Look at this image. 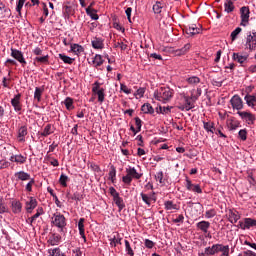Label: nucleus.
<instances>
[{"mask_svg":"<svg viewBox=\"0 0 256 256\" xmlns=\"http://www.w3.org/2000/svg\"><path fill=\"white\" fill-rule=\"evenodd\" d=\"M241 31H243V29H241V27H237L234 31L231 32V40L235 41L237 39V37H239V33H241Z\"/></svg>","mask_w":256,"mask_h":256,"instance_id":"52","label":"nucleus"},{"mask_svg":"<svg viewBox=\"0 0 256 256\" xmlns=\"http://www.w3.org/2000/svg\"><path fill=\"white\" fill-rule=\"evenodd\" d=\"M11 207H12V212L15 214H18V213H21L23 209V204H21V202H19L18 200H14L12 201Z\"/></svg>","mask_w":256,"mask_h":256,"instance_id":"26","label":"nucleus"},{"mask_svg":"<svg viewBox=\"0 0 256 256\" xmlns=\"http://www.w3.org/2000/svg\"><path fill=\"white\" fill-rule=\"evenodd\" d=\"M203 93V91L201 90V88H197L196 89V94H191V98L193 99V101H197V99H199V96Z\"/></svg>","mask_w":256,"mask_h":256,"instance_id":"60","label":"nucleus"},{"mask_svg":"<svg viewBox=\"0 0 256 256\" xmlns=\"http://www.w3.org/2000/svg\"><path fill=\"white\" fill-rule=\"evenodd\" d=\"M47 191H48V193H50L51 197H53L57 207H61V201H59V198L57 197V194H54L53 190L49 187H48Z\"/></svg>","mask_w":256,"mask_h":256,"instance_id":"50","label":"nucleus"},{"mask_svg":"<svg viewBox=\"0 0 256 256\" xmlns=\"http://www.w3.org/2000/svg\"><path fill=\"white\" fill-rule=\"evenodd\" d=\"M64 105H65L67 111H72V109H75V106H73V99L71 97H67L64 100Z\"/></svg>","mask_w":256,"mask_h":256,"instance_id":"43","label":"nucleus"},{"mask_svg":"<svg viewBox=\"0 0 256 256\" xmlns=\"http://www.w3.org/2000/svg\"><path fill=\"white\" fill-rule=\"evenodd\" d=\"M143 95H145V88H139V89L134 93V97H136V99H141V97H143Z\"/></svg>","mask_w":256,"mask_h":256,"instance_id":"59","label":"nucleus"},{"mask_svg":"<svg viewBox=\"0 0 256 256\" xmlns=\"http://www.w3.org/2000/svg\"><path fill=\"white\" fill-rule=\"evenodd\" d=\"M51 223L54 227L59 229L60 233H65V227H67V218L61 212H56L51 218Z\"/></svg>","mask_w":256,"mask_h":256,"instance_id":"3","label":"nucleus"},{"mask_svg":"<svg viewBox=\"0 0 256 256\" xmlns=\"http://www.w3.org/2000/svg\"><path fill=\"white\" fill-rule=\"evenodd\" d=\"M141 111H143L144 113H150V115H153V113H155L153 106H151V104H149V103L144 104L141 107Z\"/></svg>","mask_w":256,"mask_h":256,"instance_id":"41","label":"nucleus"},{"mask_svg":"<svg viewBox=\"0 0 256 256\" xmlns=\"http://www.w3.org/2000/svg\"><path fill=\"white\" fill-rule=\"evenodd\" d=\"M86 14L93 20L97 21L99 19V15H97V10H91V8H86Z\"/></svg>","mask_w":256,"mask_h":256,"instance_id":"38","label":"nucleus"},{"mask_svg":"<svg viewBox=\"0 0 256 256\" xmlns=\"http://www.w3.org/2000/svg\"><path fill=\"white\" fill-rule=\"evenodd\" d=\"M55 133V128L51 124H47L43 131L40 133L41 137H49V135H53Z\"/></svg>","mask_w":256,"mask_h":256,"instance_id":"21","label":"nucleus"},{"mask_svg":"<svg viewBox=\"0 0 256 256\" xmlns=\"http://www.w3.org/2000/svg\"><path fill=\"white\" fill-rule=\"evenodd\" d=\"M203 127H204L206 133H211L212 135L215 134V122H212V121L205 122V121H203Z\"/></svg>","mask_w":256,"mask_h":256,"instance_id":"25","label":"nucleus"},{"mask_svg":"<svg viewBox=\"0 0 256 256\" xmlns=\"http://www.w3.org/2000/svg\"><path fill=\"white\" fill-rule=\"evenodd\" d=\"M186 82L188 85L195 87V85H199V83H201V78L197 76H190L186 79Z\"/></svg>","mask_w":256,"mask_h":256,"instance_id":"32","label":"nucleus"},{"mask_svg":"<svg viewBox=\"0 0 256 256\" xmlns=\"http://www.w3.org/2000/svg\"><path fill=\"white\" fill-rule=\"evenodd\" d=\"M85 218H80L78 222V229L80 236L84 240V243H87V237H85Z\"/></svg>","mask_w":256,"mask_h":256,"instance_id":"19","label":"nucleus"},{"mask_svg":"<svg viewBox=\"0 0 256 256\" xmlns=\"http://www.w3.org/2000/svg\"><path fill=\"white\" fill-rule=\"evenodd\" d=\"M41 95H43V89L36 87L34 92V99H37L38 103L41 102Z\"/></svg>","mask_w":256,"mask_h":256,"instance_id":"51","label":"nucleus"},{"mask_svg":"<svg viewBox=\"0 0 256 256\" xmlns=\"http://www.w3.org/2000/svg\"><path fill=\"white\" fill-rule=\"evenodd\" d=\"M27 0H19L16 6V11L18 13V15H21V10L23 9V6L25 5V2Z\"/></svg>","mask_w":256,"mask_h":256,"instance_id":"58","label":"nucleus"},{"mask_svg":"<svg viewBox=\"0 0 256 256\" xmlns=\"http://www.w3.org/2000/svg\"><path fill=\"white\" fill-rule=\"evenodd\" d=\"M244 101L246 102V105H248L251 109H255V105H256L255 95L247 94L244 97Z\"/></svg>","mask_w":256,"mask_h":256,"instance_id":"20","label":"nucleus"},{"mask_svg":"<svg viewBox=\"0 0 256 256\" xmlns=\"http://www.w3.org/2000/svg\"><path fill=\"white\" fill-rule=\"evenodd\" d=\"M184 31L186 35L194 37V35H199V33H201V27L197 26V24H190L188 26H185Z\"/></svg>","mask_w":256,"mask_h":256,"instance_id":"14","label":"nucleus"},{"mask_svg":"<svg viewBox=\"0 0 256 256\" xmlns=\"http://www.w3.org/2000/svg\"><path fill=\"white\" fill-rule=\"evenodd\" d=\"M249 17H251V11L248 6H243L240 8V25L241 27H247L249 25Z\"/></svg>","mask_w":256,"mask_h":256,"instance_id":"8","label":"nucleus"},{"mask_svg":"<svg viewBox=\"0 0 256 256\" xmlns=\"http://www.w3.org/2000/svg\"><path fill=\"white\" fill-rule=\"evenodd\" d=\"M92 47L93 49H103L105 47V44L103 43V39L101 38H94L92 40Z\"/></svg>","mask_w":256,"mask_h":256,"instance_id":"28","label":"nucleus"},{"mask_svg":"<svg viewBox=\"0 0 256 256\" xmlns=\"http://www.w3.org/2000/svg\"><path fill=\"white\" fill-rule=\"evenodd\" d=\"M140 195H141L142 201H144L146 205H151L152 201L153 202L157 201V198H150V196L145 193H141Z\"/></svg>","mask_w":256,"mask_h":256,"instance_id":"44","label":"nucleus"},{"mask_svg":"<svg viewBox=\"0 0 256 256\" xmlns=\"http://www.w3.org/2000/svg\"><path fill=\"white\" fill-rule=\"evenodd\" d=\"M61 241V235H57V234H53L49 240H48V243H50V245H59Z\"/></svg>","mask_w":256,"mask_h":256,"instance_id":"34","label":"nucleus"},{"mask_svg":"<svg viewBox=\"0 0 256 256\" xmlns=\"http://www.w3.org/2000/svg\"><path fill=\"white\" fill-rule=\"evenodd\" d=\"M240 125H241V122H239V120H235V118L230 119V123H229L230 131H235L236 129H239Z\"/></svg>","mask_w":256,"mask_h":256,"instance_id":"37","label":"nucleus"},{"mask_svg":"<svg viewBox=\"0 0 256 256\" xmlns=\"http://www.w3.org/2000/svg\"><path fill=\"white\" fill-rule=\"evenodd\" d=\"M11 57H13V59H16V61H18V63H21L22 67H25V65H27V61L25 60V57L23 56V52H21L18 49L15 48H11Z\"/></svg>","mask_w":256,"mask_h":256,"instance_id":"12","label":"nucleus"},{"mask_svg":"<svg viewBox=\"0 0 256 256\" xmlns=\"http://www.w3.org/2000/svg\"><path fill=\"white\" fill-rule=\"evenodd\" d=\"M164 207L166 211H174L175 209H177V204L173 203V201L171 200H168L164 203Z\"/></svg>","mask_w":256,"mask_h":256,"instance_id":"42","label":"nucleus"},{"mask_svg":"<svg viewBox=\"0 0 256 256\" xmlns=\"http://www.w3.org/2000/svg\"><path fill=\"white\" fill-rule=\"evenodd\" d=\"M247 181L250 183V185H256V180L255 176H253V173L248 174Z\"/></svg>","mask_w":256,"mask_h":256,"instance_id":"64","label":"nucleus"},{"mask_svg":"<svg viewBox=\"0 0 256 256\" xmlns=\"http://www.w3.org/2000/svg\"><path fill=\"white\" fill-rule=\"evenodd\" d=\"M230 105L233 111H237V113L243 111V108L245 107V103L243 102V99L238 94H235L230 99Z\"/></svg>","mask_w":256,"mask_h":256,"instance_id":"7","label":"nucleus"},{"mask_svg":"<svg viewBox=\"0 0 256 256\" xmlns=\"http://www.w3.org/2000/svg\"><path fill=\"white\" fill-rule=\"evenodd\" d=\"M224 11L226 13H233L235 11V5L233 4V0H226L225 1Z\"/></svg>","mask_w":256,"mask_h":256,"instance_id":"29","label":"nucleus"},{"mask_svg":"<svg viewBox=\"0 0 256 256\" xmlns=\"http://www.w3.org/2000/svg\"><path fill=\"white\" fill-rule=\"evenodd\" d=\"M152 11L157 19L161 15V1H156L153 4Z\"/></svg>","mask_w":256,"mask_h":256,"instance_id":"30","label":"nucleus"},{"mask_svg":"<svg viewBox=\"0 0 256 256\" xmlns=\"http://www.w3.org/2000/svg\"><path fill=\"white\" fill-rule=\"evenodd\" d=\"M185 186L188 191H192L193 193H203L201 186L199 184H192V182H191V180H189V178H186Z\"/></svg>","mask_w":256,"mask_h":256,"instance_id":"18","label":"nucleus"},{"mask_svg":"<svg viewBox=\"0 0 256 256\" xmlns=\"http://www.w3.org/2000/svg\"><path fill=\"white\" fill-rule=\"evenodd\" d=\"M69 199H72V201H83V195H81L79 192H75L73 195L68 194Z\"/></svg>","mask_w":256,"mask_h":256,"instance_id":"49","label":"nucleus"},{"mask_svg":"<svg viewBox=\"0 0 256 256\" xmlns=\"http://www.w3.org/2000/svg\"><path fill=\"white\" fill-rule=\"evenodd\" d=\"M109 179L112 183H115L116 179H117V169L115 168V166H111L110 167V171H109Z\"/></svg>","mask_w":256,"mask_h":256,"instance_id":"39","label":"nucleus"},{"mask_svg":"<svg viewBox=\"0 0 256 256\" xmlns=\"http://www.w3.org/2000/svg\"><path fill=\"white\" fill-rule=\"evenodd\" d=\"M15 177H17V179L19 181H29L31 180V174L25 172V171H19V172H16L15 174Z\"/></svg>","mask_w":256,"mask_h":256,"instance_id":"23","label":"nucleus"},{"mask_svg":"<svg viewBox=\"0 0 256 256\" xmlns=\"http://www.w3.org/2000/svg\"><path fill=\"white\" fill-rule=\"evenodd\" d=\"M110 245L111 247H117V245H121V238L116 239L114 237L113 239H110Z\"/></svg>","mask_w":256,"mask_h":256,"instance_id":"62","label":"nucleus"},{"mask_svg":"<svg viewBox=\"0 0 256 256\" xmlns=\"http://www.w3.org/2000/svg\"><path fill=\"white\" fill-rule=\"evenodd\" d=\"M232 59L242 65V63H245V61H247V56H243L239 53H233Z\"/></svg>","mask_w":256,"mask_h":256,"instance_id":"33","label":"nucleus"},{"mask_svg":"<svg viewBox=\"0 0 256 256\" xmlns=\"http://www.w3.org/2000/svg\"><path fill=\"white\" fill-rule=\"evenodd\" d=\"M177 107L180 111H191L195 109V100L191 96L181 95Z\"/></svg>","mask_w":256,"mask_h":256,"instance_id":"2","label":"nucleus"},{"mask_svg":"<svg viewBox=\"0 0 256 256\" xmlns=\"http://www.w3.org/2000/svg\"><path fill=\"white\" fill-rule=\"evenodd\" d=\"M94 93L97 94L99 103H103V101H105V89L104 88H100V90H98L97 92H94Z\"/></svg>","mask_w":256,"mask_h":256,"instance_id":"46","label":"nucleus"},{"mask_svg":"<svg viewBox=\"0 0 256 256\" xmlns=\"http://www.w3.org/2000/svg\"><path fill=\"white\" fill-rule=\"evenodd\" d=\"M30 200L26 202V211L27 213H33V209L37 207V199L30 197Z\"/></svg>","mask_w":256,"mask_h":256,"instance_id":"22","label":"nucleus"},{"mask_svg":"<svg viewBox=\"0 0 256 256\" xmlns=\"http://www.w3.org/2000/svg\"><path fill=\"white\" fill-rule=\"evenodd\" d=\"M50 255L49 256H61V249L54 248L52 250H49Z\"/></svg>","mask_w":256,"mask_h":256,"instance_id":"61","label":"nucleus"},{"mask_svg":"<svg viewBox=\"0 0 256 256\" xmlns=\"http://www.w3.org/2000/svg\"><path fill=\"white\" fill-rule=\"evenodd\" d=\"M190 49L191 43H187L182 48L176 50V55H185Z\"/></svg>","mask_w":256,"mask_h":256,"instance_id":"36","label":"nucleus"},{"mask_svg":"<svg viewBox=\"0 0 256 256\" xmlns=\"http://www.w3.org/2000/svg\"><path fill=\"white\" fill-rule=\"evenodd\" d=\"M144 245L145 247H147V249H153V247L155 246V243L149 239H145Z\"/></svg>","mask_w":256,"mask_h":256,"instance_id":"63","label":"nucleus"},{"mask_svg":"<svg viewBox=\"0 0 256 256\" xmlns=\"http://www.w3.org/2000/svg\"><path fill=\"white\" fill-rule=\"evenodd\" d=\"M231 248L229 245L213 244L212 246L206 247L204 252L199 253L198 256H211L221 253L220 256H230L229 253Z\"/></svg>","mask_w":256,"mask_h":256,"instance_id":"1","label":"nucleus"},{"mask_svg":"<svg viewBox=\"0 0 256 256\" xmlns=\"http://www.w3.org/2000/svg\"><path fill=\"white\" fill-rule=\"evenodd\" d=\"M33 185H35V178H30L29 182L26 184L25 190L31 193L33 191Z\"/></svg>","mask_w":256,"mask_h":256,"instance_id":"53","label":"nucleus"},{"mask_svg":"<svg viewBox=\"0 0 256 256\" xmlns=\"http://www.w3.org/2000/svg\"><path fill=\"white\" fill-rule=\"evenodd\" d=\"M110 195L113 197V202L118 207L119 213L125 209V201H123V198L119 195V192L114 187L109 188Z\"/></svg>","mask_w":256,"mask_h":256,"instance_id":"6","label":"nucleus"},{"mask_svg":"<svg viewBox=\"0 0 256 256\" xmlns=\"http://www.w3.org/2000/svg\"><path fill=\"white\" fill-rule=\"evenodd\" d=\"M134 121H135L137 132L139 133L141 131V127H143V124H142L143 121L139 117H135Z\"/></svg>","mask_w":256,"mask_h":256,"instance_id":"57","label":"nucleus"},{"mask_svg":"<svg viewBox=\"0 0 256 256\" xmlns=\"http://www.w3.org/2000/svg\"><path fill=\"white\" fill-rule=\"evenodd\" d=\"M70 49L75 55H81L85 49L79 44H71Z\"/></svg>","mask_w":256,"mask_h":256,"instance_id":"31","label":"nucleus"},{"mask_svg":"<svg viewBox=\"0 0 256 256\" xmlns=\"http://www.w3.org/2000/svg\"><path fill=\"white\" fill-rule=\"evenodd\" d=\"M9 161H11V163H17L18 165H25V163H27V156H23V154H12Z\"/></svg>","mask_w":256,"mask_h":256,"instance_id":"17","label":"nucleus"},{"mask_svg":"<svg viewBox=\"0 0 256 256\" xmlns=\"http://www.w3.org/2000/svg\"><path fill=\"white\" fill-rule=\"evenodd\" d=\"M162 92V103H169V101H171V99H173V89L169 88V87H164L161 89Z\"/></svg>","mask_w":256,"mask_h":256,"instance_id":"13","label":"nucleus"},{"mask_svg":"<svg viewBox=\"0 0 256 256\" xmlns=\"http://www.w3.org/2000/svg\"><path fill=\"white\" fill-rule=\"evenodd\" d=\"M11 105L14 107V111H16V113L23 110V105L21 104V93H18L11 99Z\"/></svg>","mask_w":256,"mask_h":256,"instance_id":"15","label":"nucleus"},{"mask_svg":"<svg viewBox=\"0 0 256 256\" xmlns=\"http://www.w3.org/2000/svg\"><path fill=\"white\" fill-rule=\"evenodd\" d=\"M214 133L216 135H219L222 139H227V135L223 133V126H219L218 128H215Z\"/></svg>","mask_w":256,"mask_h":256,"instance_id":"55","label":"nucleus"},{"mask_svg":"<svg viewBox=\"0 0 256 256\" xmlns=\"http://www.w3.org/2000/svg\"><path fill=\"white\" fill-rule=\"evenodd\" d=\"M141 177H143V174H139L135 167H129L126 168V175L122 177V181L125 185H131L133 179H141Z\"/></svg>","mask_w":256,"mask_h":256,"instance_id":"4","label":"nucleus"},{"mask_svg":"<svg viewBox=\"0 0 256 256\" xmlns=\"http://www.w3.org/2000/svg\"><path fill=\"white\" fill-rule=\"evenodd\" d=\"M93 63L95 67H101V65H103L104 63L103 57L99 54H96L94 57Z\"/></svg>","mask_w":256,"mask_h":256,"instance_id":"45","label":"nucleus"},{"mask_svg":"<svg viewBox=\"0 0 256 256\" xmlns=\"http://www.w3.org/2000/svg\"><path fill=\"white\" fill-rule=\"evenodd\" d=\"M210 227H211V223L209 221L202 220L196 223L197 230L201 231L202 233H204V235H207V237L211 238V233H209Z\"/></svg>","mask_w":256,"mask_h":256,"instance_id":"11","label":"nucleus"},{"mask_svg":"<svg viewBox=\"0 0 256 256\" xmlns=\"http://www.w3.org/2000/svg\"><path fill=\"white\" fill-rule=\"evenodd\" d=\"M215 215H217V211H215V209H210L205 212L206 219H213V217H215Z\"/></svg>","mask_w":256,"mask_h":256,"instance_id":"56","label":"nucleus"},{"mask_svg":"<svg viewBox=\"0 0 256 256\" xmlns=\"http://www.w3.org/2000/svg\"><path fill=\"white\" fill-rule=\"evenodd\" d=\"M236 115H238L241 121H243V123H246V125H255L256 116L251 111L243 110L241 112H236Z\"/></svg>","mask_w":256,"mask_h":256,"instance_id":"5","label":"nucleus"},{"mask_svg":"<svg viewBox=\"0 0 256 256\" xmlns=\"http://www.w3.org/2000/svg\"><path fill=\"white\" fill-rule=\"evenodd\" d=\"M27 133H28V130H27L26 125L21 126L18 129V139H19L20 143H23L25 141V137H27Z\"/></svg>","mask_w":256,"mask_h":256,"instance_id":"24","label":"nucleus"},{"mask_svg":"<svg viewBox=\"0 0 256 256\" xmlns=\"http://www.w3.org/2000/svg\"><path fill=\"white\" fill-rule=\"evenodd\" d=\"M58 57L61 59V61H63V63H66L67 65H73V61H75L74 58H71L65 54H59Z\"/></svg>","mask_w":256,"mask_h":256,"instance_id":"35","label":"nucleus"},{"mask_svg":"<svg viewBox=\"0 0 256 256\" xmlns=\"http://www.w3.org/2000/svg\"><path fill=\"white\" fill-rule=\"evenodd\" d=\"M238 137L241 141H247V129H241L238 132Z\"/></svg>","mask_w":256,"mask_h":256,"instance_id":"54","label":"nucleus"},{"mask_svg":"<svg viewBox=\"0 0 256 256\" xmlns=\"http://www.w3.org/2000/svg\"><path fill=\"white\" fill-rule=\"evenodd\" d=\"M124 243L127 255L135 256V252L133 251V248H131V243H129L128 240H125Z\"/></svg>","mask_w":256,"mask_h":256,"instance_id":"48","label":"nucleus"},{"mask_svg":"<svg viewBox=\"0 0 256 256\" xmlns=\"http://www.w3.org/2000/svg\"><path fill=\"white\" fill-rule=\"evenodd\" d=\"M34 65H37V63H41L43 65H48L49 64V55L45 56H36L34 59Z\"/></svg>","mask_w":256,"mask_h":256,"instance_id":"27","label":"nucleus"},{"mask_svg":"<svg viewBox=\"0 0 256 256\" xmlns=\"http://www.w3.org/2000/svg\"><path fill=\"white\" fill-rule=\"evenodd\" d=\"M63 13H64L65 17H69L70 15L75 14V9H73L72 6L65 5V6H63Z\"/></svg>","mask_w":256,"mask_h":256,"instance_id":"40","label":"nucleus"},{"mask_svg":"<svg viewBox=\"0 0 256 256\" xmlns=\"http://www.w3.org/2000/svg\"><path fill=\"white\" fill-rule=\"evenodd\" d=\"M246 49H249L250 51H255V49H256V30H252L247 33Z\"/></svg>","mask_w":256,"mask_h":256,"instance_id":"9","label":"nucleus"},{"mask_svg":"<svg viewBox=\"0 0 256 256\" xmlns=\"http://www.w3.org/2000/svg\"><path fill=\"white\" fill-rule=\"evenodd\" d=\"M229 223L235 224L241 219V214L235 209H229L227 213Z\"/></svg>","mask_w":256,"mask_h":256,"instance_id":"16","label":"nucleus"},{"mask_svg":"<svg viewBox=\"0 0 256 256\" xmlns=\"http://www.w3.org/2000/svg\"><path fill=\"white\" fill-rule=\"evenodd\" d=\"M69 181V176L61 174L59 178V183L62 187H67V182Z\"/></svg>","mask_w":256,"mask_h":256,"instance_id":"47","label":"nucleus"},{"mask_svg":"<svg viewBox=\"0 0 256 256\" xmlns=\"http://www.w3.org/2000/svg\"><path fill=\"white\" fill-rule=\"evenodd\" d=\"M238 229H242V231H246L251 229V227H256V220L253 218H244L238 222Z\"/></svg>","mask_w":256,"mask_h":256,"instance_id":"10","label":"nucleus"}]
</instances>
